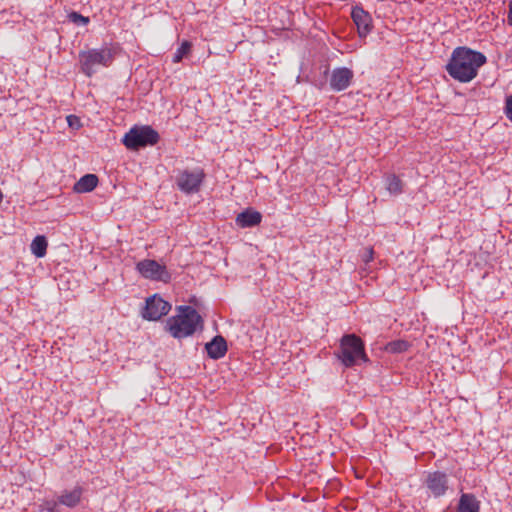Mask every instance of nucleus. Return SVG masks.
Returning <instances> with one entry per match:
<instances>
[{"label":"nucleus","instance_id":"nucleus-18","mask_svg":"<svg viewBox=\"0 0 512 512\" xmlns=\"http://www.w3.org/2000/svg\"><path fill=\"white\" fill-rule=\"evenodd\" d=\"M47 246L48 243L46 238L42 235H38L31 243V251L36 257L41 258L46 255Z\"/></svg>","mask_w":512,"mask_h":512},{"label":"nucleus","instance_id":"nucleus-4","mask_svg":"<svg viewBox=\"0 0 512 512\" xmlns=\"http://www.w3.org/2000/svg\"><path fill=\"white\" fill-rule=\"evenodd\" d=\"M337 356L346 367H352L359 361H366L363 341L355 334L344 335Z\"/></svg>","mask_w":512,"mask_h":512},{"label":"nucleus","instance_id":"nucleus-23","mask_svg":"<svg viewBox=\"0 0 512 512\" xmlns=\"http://www.w3.org/2000/svg\"><path fill=\"white\" fill-rule=\"evenodd\" d=\"M67 121H68V124L73 127L75 125V122L77 124V126H79V119L76 117V116H73V115H69L67 117Z\"/></svg>","mask_w":512,"mask_h":512},{"label":"nucleus","instance_id":"nucleus-11","mask_svg":"<svg viewBox=\"0 0 512 512\" xmlns=\"http://www.w3.org/2000/svg\"><path fill=\"white\" fill-rule=\"evenodd\" d=\"M426 485L434 496H442L447 490V475L440 471L429 473Z\"/></svg>","mask_w":512,"mask_h":512},{"label":"nucleus","instance_id":"nucleus-5","mask_svg":"<svg viewBox=\"0 0 512 512\" xmlns=\"http://www.w3.org/2000/svg\"><path fill=\"white\" fill-rule=\"evenodd\" d=\"M159 141V134L150 126H135L123 137V144L129 150H139L148 145H155Z\"/></svg>","mask_w":512,"mask_h":512},{"label":"nucleus","instance_id":"nucleus-19","mask_svg":"<svg viewBox=\"0 0 512 512\" xmlns=\"http://www.w3.org/2000/svg\"><path fill=\"white\" fill-rule=\"evenodd\" d=\"M409 347V342L402 339H398L386 344V352L402 353L407 351Z\"/></svg>","mask_w":512,"mask_h":512},{"label":"nucleus","instance_id":"nucleus-2","mask_svg":"<svg viewBox=\"0 0 512 512\" xmlns=\"http://www.w3.org/2000/svg\"><path fill=\"white\" fill-rule=\"evenodd\" d=\"M201 323V317L191 306L178 307L177 315L167 320V329L174 338L192 335Z\"/></svg>","mask_w":512,"mask_h":512},{"label":"nucleus","instance_id":"nucleus-16","mask_svg":"<svg viewBox=\"0 0 512 512\" xmlns=\"http://www.w3.org/2000/svg\"><path fill=\"white\" fill-rule=\"evenodd\" d=\"M458 510L459 512H479V502L472 494H462Z\"/></svg>","mask_w":512,"mask_h":512},{"label":"nucleus","instance_id":"nucleus-13","mask_svg":"<svg viewBox=\"0 0 512 512\" xmlns=\"http://www.w3.org/2000/svg\"><path fill=\"white\" fill-rule=\"evenodd\" d=\"M207 354L212 359L222 358L227 352V344L222 336H215L213 340L206 344Z\"/></svg>","mask_w":512,"mask_h":512},{"label":"nucleus","instance_id":"nucleus-17","mask_svg":"<svg viewBox=\"0 0 512 512\" xmlns=\"http://www.w3.org/2000/svg\"><path fill=\"white\" fill-rule=\"evenodd\" d=\"M405 184L399 176L391 174L386 178V191L397 196L404 191Z\"/></svg>","mask_w":512,"mask_h":512},{"label":"nucleus","instance_id":"nucleus-8","mask_svg":"<svg viewBox=\"0 0 512 512\" xmlns=\"http://www.w3.org/2000/svg\"><path fill=\"white\" fill-rule=\"evenodd\" d=\"M170 309L171 305L167 301L154 295L146 300V306L142 315L145 319L155 321L166 315Z\"/></svg>","mask_w":512,"mask_h":512},{"label":"nucleus","instance_id":"nucleus-20","mask_svg":"<svg viewBox=\"0 0 512 512\" xmlns=\"http://www.w3.org/2000/svg\"><path fill=\"white\" fill-rule=\"evenodd\" d=\"M191 43L189 41H183L176 53L173 57V62L178 63L182 61V59L186 56H188L191 52Z\"/></svg>","mask_w":512,"mask_h":512},{"label":"nucleus","instance_id":"nucleus-6","mask_svg":"<svg viewBox=\"0 0 512 512\" xmlns=\"http://www.w3.org/2000/svg\"><path fill=\"white\" fill-rule=\"evenodd\" d=\"M204 179L205 173L203 169H184L179 171L178 175L176 176V185L180 191L186 194H193L200 190Z\"/></svg>","mask_w":512,"mask_h":512},{"label":"nucleus","instance_id":"nucleus-3","mask_svg":"<svg viewBox=\"0 0 512 512\" xmlns=\"http://www.w3.org/2000/svg\"><path fill=\"white\" fill-rule=\"evenodd\" d=\"M116 49L102 47L101 49H89L79 53L80 70L86 76L91 77L95 73V66L108 67L114 61Z\"/></svg>","mask_w":512,"mask_h":512},{"label":"nucleus","instance_id":"nucleus-14","mask_svg":"<svg viewBox=\"0 0 512 512\" xmlns=\"http://www.w3.org/2000/svg\"><path fill=\"white\" fill-rule=\"evenodd\" d=\"M82 494L83 488L80 486L65 490L58 496V503L73 508L80 503Z\"/></svg>","mask_w":512,"mask_h":512},{"label":"nucleus","instance_id":"nucleus-1","mask_svg":"<svg viewBox=\"0 0 512 512\" xmlns=\"http://www.w3.org/2000/svg\"><path fill=\"white\" fill-rule=\"evenodd\" d=\"M486 56L468 47H457L446 65L448 74L455 80L467 83L473 80L478 69L486 63Z\"/></svg>","mask_w":512,"mask_h":512},{"label":"nucleus","instance_id":"nucleus-10","mask_svg":"<svg viewBox=\"0 0 512 512\" xmlns=\"http://www.w3.org/2000/svg\"><path fill=\"white\" fill-rule=\"evenodd\" d=\"M351 18L357 27L360 37H365L371 30L372 19L368 12L361 7H354L351 11Z\"/></svg>","mask_w":512,"mask_h":512},{"label":"nucleus","instance_id":"nucleus-9","mask_svg":"<svg viewBox=\"0 0 512 512\" xmlns=\"http://www.w3.org/2000/svg\"><path fill=\"white\" fill-rule=\"evenodd\" d=\"M353 72L349 68H336L332 71L330 86L335 91H342L349 87L353 79Z\"/></svg>","mask_w":512,"mask_h":512},{"label":"nucleus","instance_id":"nucleus-24","mask_svg":"<svg viewBox=\"0 0 512 512\" xmlns=\"http://www.w3.org/2000/svg\"><path fill=\"white\" fill-rule=\"evenodd\" d=\"M508 24L512 26V1L509 4V13H508Z\"/></svg>","mask_w":512,"mask_h":512},{"label":"nucleus","instance_id":"nucleus-7","mask_svg":"<svg viewBox=\"0 0 512 512\" xmlns=\"http://www.w3.org/2000/svg\"><path fill=\"white\" fill-rule=\"evenodd\" d=\"M136 269L146 279L162 281L165 283L169 282L171 279V275L167 271L166 267L155 260H142L137 263Z\"/></svg>","mask_w":512,"mask_h":512},{"label":"nucleus","instance_id":"nucleus-22","mask_svg":"<svg viewBox=\"0 0 512 512\" xmlns=\"http://www.w3.org/2000/svg\"><path fill=\"white\" fill-rule=\"evenodd\" d=\"M505 114L507 118L512 121V95L506 98Z\"/></svg>","mask_w":512,"mask_h":512},{"label":"nucleus","instance_id":"nucleus-12","mask_svg":"<svg viewBox=\"0 0 512 512\" xmlns=\"http://www.w3.org/2000/svg\"><path fill=\"white\" fill-rule=\"evenodd\" d=\"M261 220V213L249 208L237 215L236 224L241 228H248L259 225Z\"/></svg>","mask_w":512,"mask_h":512},{"label":"nucleus","instance_id":"nucleus-21","mask_svg":"<svg viewBox=\"0 0 512 512\" xmlns=\"http://www.w3.org/2000/svg\"><path fill=\"white\" fill-rule=\"evenodd\" d=\"M69 19L75 24L87 25L89 23V18L85 17L77 12H72L69 14Z\"/></svg>","mask_w":512,"mask_h":512},{"label":"nucleus","instance_id":"nucleus-15","mask_svg":"<svg viewBox=\"0 0 512 512\" xmlns=\"http://www.w3.org/2000/svg\"><path fill=\"white\" fill-rule=\"evenodd\" d=\"M97 185L98 177L95 174H86L75 183L73 189L77 193H87L93 191Z\"/></svg>","mask_w":512,"mask_h":512}]
</instances>
